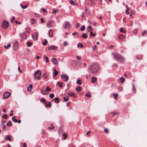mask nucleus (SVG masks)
<instances>
[{
  "instance_id": "aec40b11",
  "label": "nucleus",
  "mask_w": 147,
  "mask_h": 147,
  "mask_svg": "<svg viewBox=\"0 0 147 147\" xmlns=\"http://www.w3.org/2000/svg\"><path fill=\"white\" fill-rule=\"evenodd\" d=\"M30 23L32 24H34L36 23V20L34 19H31L30 21Z\"/></svg>"
},
{
  "instance_id": "7c9ffc66",
  "label": "nucleus",
  "mask_w": 147,
  "mask_h": 147,
  "mask_svg": "<svg viewBox=\"0 0 147 147\" xmlns=\"http://www.w3.org/2000/svg\"><path fill=\"white\" fill-rule=\"evenodd\" d=\"M76 82L78 84L80 85L82 84L81 81L79 79H78L77 80Z\"/></svg>"
},
{
  "instance_id": "c756f323",
  "label": "nucleus",
  "mask_w": 147,
  "mask_h": 147,
  "mask_svg": "<svg viewBox=\"0 0 147 147\" xmlns=\"http://www.w3.org/2000/svg\"><path fill=\"white\" fill-rule=\"evenodd\" d=\"M11 45L9 43V44H7V46H4V47L5 48H6V49H8L11 47Z\"/></svg>"
},
{
  "instance_id": "de8ad7c7",
  "label": "nucleus",
  "mask_w": 147,
  "mask_h": 147,
  "mask_svg": "<svg viewBox=\"0 0 147 147\" xmlns=\"http://www.w3.org/2000/svg\"><path fill=\"white\" fill-rule=\"evenodd\" d=\"M3 118L4 119H6L7 118V116L6 115H4L3 116Z\"/></svg>"
},
{
  "instance_id": "1a4fd4ad",
  "label": "nucleus",
  "mask_w": 147,
  "mask_h": 147,
  "mask_svg": "<svg viewBox=\"0 0 147 147\" xmlns=\"http://www.w3.org/2000/svg\"><path fill=\"white\" fill-rule=\"evenodd\" d=\"M32 36L34 40H37L38 35L37 33L35 32L34 34H32Z\"/></svg>"
},
{
  "instance_id": "6e6d98bb",
  "label": "nucleus",
  "mask_w": 147,
  "mask_h": 147,
  "mask_svg": "<svg viewBox=\"0 0 147 147\" xmlns=\"http://www.w3.org/2000/svg\"><path fill=\"white\" fill-rule=\"evenodd\" d=\"M77 59L78 60H81V57L79 56H77Z\"/></svg>"
},
{
  "instance_id": "c9c22d12",
  "label": "nucleus",
  "mask_w": 147,
  "mask_h": 147,
  "mask_svg": "<svg viewBox=\"0 0 147 147\" xmlns=\"http://www.w3.org/2000/svg\"><path fill=\"white\" fill-rule=\"evenodd\" d=\"M78 47L82 48L83 47V45L80 43H79L77 45Z\"/></svg>"
},
{
  "instance_id": "7ed1b4c3",
  "label": "nucleus",
  "mask_w": 147,
  "mask_h": 147,
  "mask_svg": "<svg viewBox=\"0 0 147 147\" xmlns=\"http://www.w3.org/2000/svg\"><path fill=\"white\" fill-rule=\"evenodd\" d=\"M41 73L39 70L37 71L34 74V77L37 80H40L41 77Z\"/></svg>"
},
{
  "instance_id": "0eeeda50",
  "label": "nucleus",
  "mask_w": 147,
  "mask_h": 147,
  "mask_svg": "<svg viewBox=\"0 0 147 147\" xmlns=\"http://www.w3.org/2000/svg\"><path fill=\"white\" fill-rule=\"evenodd\" d=\"M11 93L7 92H5L3 94V99L8 98L11 95Z\"/></svg>"
},
{
  "instance_id": "79ce46f5",
  "label": "nucleus",
  "mask_w": 147,
  "mask_h": 147,
  "mask_svg": "<svg viewBox=\"0 0 147 147\" xmlns=\"http://www.w3.org/2000/svg\"><path fill=\"white\" fill-rule=\"evenodd\" d=\"M40 101L42 102H44L46 103V101L45 99L44 98H42L40 100Z\"/></svg>"
},
{
  "instance_id": "bb28decb",
  "label": "nucleus",
  "mask_w": 147,
  "mask_h": 147,
  "mask_svg": "<svg viewBox=\"0 0 147 147\" xmlns=\"http://www.w3.org/2000/svg\"><path fill=\"white\" fill-rule=\"evenodd\" d=\"M51 105H52V104H51V103L50 102H49L47 104H46V107H51Z\"/></svg>"
},
{
  "instance_id": "603ef678",
  "label": "nucleus",
  "mask_w": 147,
  "mask_h": 147,
  "mask_svg": "<svg viewBox=\"0 0 147 147\" xmlns=\"http://www.w3.org/2000/svg\"><path fill=\"white\" fill-rule=\"evenodd\" d=\"M62 131V129L61 128H59V129L58 132L59 133H61Z\"/></svg>"
},
{
  "instance_id": "37998d69",
  "label": "nucleus",
  "mask_w": 147,
  "mask_h": 147,
  "mask_svg": "<svg viewBox=\"0 0 147 147\" xmlns=\"http://www.w3.org/2000/svg\"><path fill=\"white\" fill-rule=\"evenodd\" d=\"M85 30V26L84 25L82 26L81 27V28L80 29V30L81 31H83V30Z\"/></svg>"
},
{
  "instance_id": "2eb2a0df",
  "label": "nucleus",
  "mask_w": 147,
  "mask_h": 147,
  "mask_svg": "<svg viewBox=\"0 0 147 147\" xmlns=\"http://www.w3.org/2000/svg\"><path fill=\"white\" fill-rule=\"evenodd\" d=\"M32 85L31 84H30L29 87H28L27 90L28 92H31L32 91Z\"/></svg>"
},
{
  "instance_id": "6ab92c4d",
  "label": "nucleus",
  "mask_w": 147,
  "mask_h": 147,
  "mask_svg": "<svg viewBox=\"0 0 147 147\" xmlns=\"http://www.w3.org/2000/svg\"><path fill=\"white\" fill-rule=\"evenodd\" d=\"M132 91L134 93H136V89L135 87V85L134 84H132Z\"/></svg>"
},
{
  "instance_id": "5701e85b",
  "label": "nucleus",
  "mask_w": 147,
  "mask_h": 147,
  "mask_svg": "<svg viewBox=\"0 0 147 147\" xmlns=\"http://www.w3.org/2000/svg\"><path fill=\"white\" fill-rule=\"evenodd\" d=\"M82 87L78 86L76 89V90L78 92H79L82 90Z\"/></svg>"
},
{
  "instance_id": "69168bd1",
  "label": "nucleus",
  "mask_w": 147,
  "mask_h": 147,
  "mask_svg": "<svg viewBox=\"0 0 147 147\" xmlns=\"http://www.w3.org/2000/svg\"><path fill=\"white\" fill-rule=\"evenodd\" d=\"M40 20L42 23H43L44 22V19L43 18H41L40 19Z\"/></svg>"
},
{
  "instance_id": "f3484780",
  "label": "nucleus",
  "mask_w": 147,
  "mask_h": 147,
  "mask_svg": "<svg viewBox=\"0 0 147 147\" xmlns=\"http://www.w3.org/2000/svg\"><path fill=\"white\" fill-rule=\"evenodd\" d=\"M96 79H97L96 78L94 77H92V80L91 82L92 83H94L96 81Z\"/></svg>"
},
{
  "instance_id": "a211bd4d",
  "label": "nucleus",
  "mask_w": 147,
  "mask_h": 147,
  "mask_svg": "<svg viewBox=\"0 0 147 147\" xmlns=\"http://www.w3.org/2000/svg\"><path fill=\"white\" fill-rule=\"evenodd\" d=\"M70 3L71 4L74 5H77V3L71 0H70Z\"/></svg>"
},
{
  "instance_id": "8fccbe9b",
  "label": "nucleus",
  "mask_w": 147,
  "mask_h": 147,
  "mask_svg": "<svg viewBox=\"0 0 147 147\" xmlns=\"http://www.w3.org/2000/svg\"><path fill=\"white\" fill-rule=\"evenodd\" d=\"M2 128L3 130H5L6 129V127L5 125H2Z\"/></svg>"
},
{
  "instance_id": "b1692460",
  "label": "nucleus",
  "mask_w": 147,
  "mask_h": 147,
  "mask_svg": "<svg viewBox=\"0 0 147 147\" xmlns=\"http://www.w3.org/2000/svg\"><path fill=\"white\" fill-rule=\"evenodd\" d=\"M21 37L23 39H25L26 38V36L25 33H23L21 35Z\"/></svg>"
},
{
  "instance_id": "4be33fe9",
  "label": "nucleus",
  "mask_w": 147,
  "mask_h": 147,
  "mask_svg": "<svg viewBox=\"0 0 147 147\" xmlns=\"http://www.w3.org/2000/svg\"><path fill=\"white\" fill-rule=\"evenodd\" d=\"M87 1L88 3L92 4L94 3V0H87Z\"/></svg>"
},
{
  "instance_id": "774afa93",
  "label": "nucleus",
  "mask_w": 147,
  "mask_h": 147,
  "mask_svg": "<svg viewBox=\"0 0 147 147\" xmlns=\"http://www.w3.org/2000/svg\"><path fill=\"white\" fill-rule=\"evenodd\" d=\"M88 28H89L90 29V30L91 31H92V28H91V27L90 26H88Z\"/></svg>"
},
{
  "instance_id": "412c9836",
  "label": "nucleus",
  "mask_w": 147,
  "mask_h": 147,
  "mask_svg": "<svg viewBox=\"0 0 147 147\" xmlns=\"http://www.w3.org/2000/svg\"><path fill=\"white\" fill-rule=\"evenodd\" d=\"M53 73H54V76H55L58 74V72L56 71L55 68L53 69Z\"/></svg>"
},
{
  "instance_id": "0e129e2a",
  "label": "nucleus",
  "mask_w": 147,
  "mask_h": 147,
  "mask_svg": "<svg viewBox=\"0 0 147 147\" xmlns=\"http://www.w3.org/2000/svg\"><path fill=\"white\" fill-rule=\"evenodd\" d=\"M67 45V42H63V45L64 46H66Z\"/></svg>"
},
{
  "instance_id": "f704fd0d",
  "label": "nucleus",
  "mask_w": 147,
  "mask_h": 147,
  "mask_svg": "<svg viewBox=\"0 0 147 147\" xmlns=\"http://www.w3.org/2000/svg\"><path fill=\"white\" fill-rule=\"evenodd\" d=\"M68 96L66 98H65V97H63V101L65 102H67L68 100Z\"/></svg>"
},
{
  "instance_id": "20e7f679",
  "label": "nucleus",
  "mask_w": 147,
  "mask_h": 147,
  "mask_svg": "<svg viewBox=\"0 0 147 147\" xmlns=\"http://www.w3.org/2000/svg\"><path fill=\"white\" fill-rule=\"evenodd\" d=\"M9 25V23L8 22L5 20H3L2 22V27L4 29H6Z\"/></svg>"
},
{
  "instance_id": "052dcab7",
  "label": "nucleus",
  "mask_w": 147,
  "mask_h": 147,
  "mask_svg": "<svg viewBox=\"0 0 147 147\" xmlns=\"http://www.w3.org/2000/svg\"><path fill=\"white\" fill-rule=\"evenodd\" d=\"M22 9H25L27 7V5L25 6L22 5Z\"/></svg>"
},
{
  "instance_id": "a18cd8bd",
  "label": "nucleus",
  "mask_w": 147,
  "mask_h": 147,
  "mask_svg": "<svg viewBox=\"0 0 147 147\" xmlns=\"http://www.w3.org/2000/svg\"><path fill=\"white\" fill-rule=\"evenodd\" d=\"M120 31L121 32H123V33H125L126 31L125 30H123V28H121Z\"/></svg>"
},
{
  "instance_id": "ea45409f",
  "label": "nucleus",
  "mask_w": 147,
  "mask_h": 147,
  "mask_svg": "<svg viewBox=\"0 0 147 147\" xmlns=\"http://www.w3.org/2000/svg\"><path fill=\"white\" fill-rule=\"evenodd\" d=\"M54 128V127L52 124H51V126L48 127V129H53Z\"/></svg>"
},
{
  "instance_id": "338daca9",
  "label": "nucleus",
  "mask_w": 147,
  "mask_h": 147,
  "mask_svg": "<svg viewBox=\"0 0 147 147\" xmlns=\"http://www.w3.org/2000/svg\"><path fill=\"white\" fill-rule=\"evenodd\" d=\"M18 71H19V72L20 73H22V71L21 70H20V67H18Z\"/></svg>"
},
{
  "instance_id": "49530a36",
  "label": "nucleus",
  "mask_w": 147,
  "mask_h": 147,
  "mask_svg": "<svg viewBox=\"0 0 147 147\" xmlns=\"http://www.w3.org/2000/svg\"><path fill=\"white\" fill-rule=\"evenodd\" d=\"M104 132L107 133L108 134L109 132V130L107 129H105L104 130Z\"/></svg>"
},
{
  "instance_id": "9b49d317",
  "label": "nucleus",
  "mask_w": 147,
  "mask_h": 147,
  "mask_svg": "<svg viewBox=\"0 0 147 147\" xmlns=\"http://www.w3.org/2000/svg\"><path fill=\"white\" fill-rule=\"evenodd\" d=\"M57 47L54 46H52L48 47L47 49L49 50H55L57 49Z\"/></svg>"
},
{
  "instance_id": "5fc2aeb1",
  "label": "nucleus",
  "mask_w": 147,
  "mask_h": 147,
  "mask_svg": "<svg viewBox=\"0 0 147 147\" xmlns=\"http://www.w3.org/2000/svg\"><path fill=\"white\" fill-rule=\"evenodd\" d=\"M45 58L46 60V62L47 63H48L49 62V60L48 57L47 56H45Z\"/></svg>"
},
{
  "instance_id": "cd10ccee",
  "label": "nucleus",
  "mask_w": 147,
  "mask_h": 147,
  "mask_svg": "<svg viewBox=\"0 0 147 147\" xmlns=\"http://www.w3.org/2000/svg\"><path fill=\"white\" fill-rule=\"evenodd\" d=\"M12 121H14V122H15V123L17 122L18 120L16 119L15 117H14V116L12 118Z\"/></svg>"
},
{
  "instance_id": "864d4df0",
  "label": "nucleus",
  "mask_w": 147,
  "mask_h": 147,
  "mask_svg": "<svg viewBox=\"0 0 147 147\" xmlns=\"http://www.w3.org/2000/svg\"><path fill=\"white\" fill-rule=\"evenodd\" d=\"M113 96L114 97L115 99H117V97L118 96V94H113Z\"/></svg>"
},
{
  "instance_id": "bf43d9fd",
  "label": "nucleus",
  "mask_w": 147,
  "mask_h": 147,
  "mask_svg": "<svg viewBox=\"0 0 147 147\" xmlns=\"http://www.w3.org/2000/svg\"><path fill=\"white\" fill-rule=\"evenodd\" d=\"M41 9L44 13H46L47 12V11L44 8H42Z\"/></svg>"
},
{
  "instance_id": "c03bdc74",
  "label": "nucleus",
  "mask_w": 147,
  "mask_h": 147,
  "mask_svg": "<svg viewBox=\"0 0 147 147\" xmlns=\"http://www.w3.org/2000/svg\"><path fill=\"white\" fill-rule=\"evenodd\" d=\"M82 36V37L84 38H87V36L86 34L85 33L83 34Z\"/></svg>"
},
{
  "instance_id": "4c0bfd02",
  "label": "nucleus",
  "mask_w": 147,
  "mask_h": 147,
  "mask_svg": "<svg viewBox=\"0 0 147 147\" xmlns=\"http://www.w3.org/2000/svg\"><path fill=\"white\" fill-rule=\"evenodd\" d=\"M120 80L121 81V82L123 83L125 81V79L123 77H121L120 78Z\"/></svg>"
},
{
  "instance_id": "a878e982",
  "label": "nucleus",
  "mask_w": 147,
  "mask_h": 147,
  "mask_svg": "<svg viewBox=\"0 0 147 147\" xmlns=\"http://www.w3.org/2000/svg\"><path fill=\"white\" fill-rule=\"evenodd\" d=\"M12 125L11 122V121H9L7 123V125L8 126H11Z\"/></svg>"
},
{
  "instance_id": "f8f14e48",
  "label": "nucleus",
  "mask_w": 147,
  "mask_h": 147,
  "mask_svg": "<svg viewBox=\"0 0 147 147\" xmlns=\"http://www.w3.org/2000/svg\"><path fill=\"white\" fill-rule=\"evenodd\" d=\"M49 36L52 37L53 36V31L51 29L49 30L48 32Z\"/></svg>"
},
{
  "instance_id": "6e6552de",
  "label": "nucleus",
  "mask_w": 147,
  "mask_h": 147,
  "mask_svg": "<svg viewBox=\"0 0 147 147\" xmlns=\"http://www.w3.org/2000/svg\"><path fill=\"white\" fill-rule=\"evenodd\" d=\"M18 43L17 42H15L13 44V49L14 50H16L18 49Z\"/></svg>"
},
{
  "instance_id": "4d7b16f0",
  "label": "nucleus",
  "mask_w": 147,
  "mask_h": 147,
  "mask_svg": "<svg viewBox=\"0 0 147 147\" xmlns=\"http://www.w3.org/2000/svg\"><path fill=\"white\" fill-rule=\"evenodd\" d=\"M47 26L48 27H51V23L50 22H48L47 25Z\"/></svg>"
},
{
  "instance_id": "4468645a",
  "label": "nucleus",
  "mask_w": 147,
  "mask_h": 147,
  "mask_svg": "<svg viewBox=\"0 0 147 147\" xmlns=\"http://www.w3.org/2000/svg\"><path fill=\"white\" fill-rule=\"evenodd\" d=\"M11 137L10 135H8L6 136L5 138V140H8L9 141H10L11 140Z\"/></svg>"
},
{
  "instance_id": "39448f33",
  "label": "nucleus",
  "mask_w": 147,
  "mask_h": 147,
  "mask_svg": "<svg viewBox=\"0 0 147 147\" xmlns=\"http://www.w3.org/2000/svg\"><path fill=\"white\" fill-rule=\"evenodd\" d=\"M51 89L49 87L47 86L46 88V90L44 88H42L41 89V93L43 95H46L48 94V93H46V91L48 92L51 90Z\"/></svg>"
},
{
  "instance_id": "393cba45",
  "label": "nucleus",
  "mask_w": 147,
  "mask_h": 147,
  "mask_svg": "<svg viewBox=\"0 0 147 147\" xmlns=\"http://www.w3.org/2000/svg\"><path fill=\"white\" fill-rule=\"evenodd\" d=\"M68 94L70 96H75V94L73 92L70 93L69 94Z\"/></svg>"
},
{
  "instance_id": "58836bf2",
  "label": "nucleus",
  "mask_w": 147,
  "mask_h": 147,
  "mask_svg": "<svg viewBox=\"0 0 147 147\" xmlns=\"http://www.w3.org/2000/svg\"><path fill=\"white\" fill-rule=\"evenodd\" d=\"M54 100L57 103L59 102V98L58 97H56L54 98Z\"/></svg>"
},
{
  "instance_id": "c85d7f7f",
  "label": "nucleus",
  "mask_w": 147,
  "mask_h": 147,
  "mask_svg": "<svg viewBox=\"0 0 147 147\" xmlns=\"http://www.w3.org/2000/svg\"><path fill=\"white\" fill-rule=\"evenodd\" d=\"M118 113L117 112H112L111 113V114L113 116H114L117 114Z\"/></svg>"
},
{
  "instance_id": "473e14b6",
  "label": "nucleus",
  "mask_w": 147,
  "mask_h": 147,
  "mask_svg": "<svg viewBox=\"0 0 147 147\" xmlns=\"http://www.w3.org/2000/svg\"><path fill=\"white\" fill-rule=\"evenodd\" d=\"M90 35L91 36H96V34L95 33H93L92 30L90 32Z\"/></svg>"
},
{
  "instance_id": "f03ea898",
  "label": "nucleus",
  "mask_w": 147,
  "mask_h": 147,
  "mask_svg": "<svg viewBox=\"0 0 147 147\" xmlns=\"http://www.w3.org/2000/svg\"><path fill=\"white\" fill-rule=\"evenodd\" d=\"M114 57L115 59L117 61H119L121 62H123L125 61V59L118 53L114 54Z\"/></svg>"
},
{
  "instance_id": "09e8293b",
  "label": "nucleus",
  "mask_w": 147,
  "mask_h": 147,
  "mask_svg": "<svg viewBox=\"0 0 147 147\" xmlns=\"http://www.w3.org/2000/svg\"><path fill=\"white\" fill-rule=\"evenodd\" d=\"M47 43V41L46 40H45V42H42V44L43 45H46Z\"/></svg>"
},
{
  "instance_id": "3c124183",
  "label": "nucleus",
  "mask_w": 147,
  "mask_h": 147,
  "mask_svg": "<svg viewBox=\"0 0 147 147\" xmlns=\"http://www.w3.org/2000/svg\"><path fill=\"white\" fill-rule=\"evenodd\" d=\"M54 95L53 94H51L49 95V97L50 98H52L54 97Z\"/></svg>"
},
{
  "instance_id": "e2e57ef3",
  "label": "nucleus",
  "mask_w": 147,
  "mask_h": 147,
  "mask_svg": "<svg viewBox=\"0 0 147 147\" xmlns=\"http://www.w3.org/2000/svg\"><path fill=\"white\" fill-rule=\"evenodd\" d=\"M86 96L87 97H88V98H90L91 96V95L90 94H86Z\"/></svg>"
},
{
  "instance_id": "a19ab883",
  "label": "nucleus",
  "mask_w": 147,
  "mask_h": 147,
  "mask_svg": "<svg viewBox=\"0 0 147 147\" xmlns=\"http://www.w3.org/2000/svg\"><path fill=\"white\" fill-rule=\"evenodd\" d=\"M57 83L60 87H62L63 84L62 83H60L59 82H58Z\"/></svg>"
},
{
  "instance_id": "680f3d73",
  "label": "nucleus",
  "mask_w": 147,
  "mask_h": 147,
  "mask_svg": "<svg viewBox=\"0 0 147 147\" xmlns=\"http://www.w3.org/2000/svg\"><path fill=\"white\" fill-rule=\"evenodd\" d=\"M129 9V8H127V9L125 11L126 13L127 14H128L129 13L128 12Z\"/></svg>"
},
{
  "instance_id": "ddd939ff",
  "label": "nucleus",
  "mask_w": 147,
  "mask_h": 147,
  "mask_svg": "<svg viewBox=\"0 0 147 147\" xmlns=\"http://www.w3.org/2000/svg\"><path fill=\"white\" fill-rule=\"evenodd\" d=\"M70 27V24L69 22H65V28H69Z\"/></svg>"
},
{
  "instance_id": "f257e3e1",
  "label": "nucleus",
  "mask_w": 147,
  "mask_h": 147,
  "mask_svg": "<svg viewBox=\"0 0 147 147\" xmlns=\"http://www.w3.org/2000/svg\"><path fill=\"white\" fill-rule=\"evenodd\" d=\"M98 65L96 63L91 64L88 68V70L93 74H96L98 70Z\"/></svg>"
},
{
  "instance_id": "e433bc0d",
  "label": "nucleus",
  "mask_w": 147,
  "mask_h": 147,
  "mask_svg": "<svg viewBox=\"0 0 147 147\" xmlns=\"http://www.w3.org/2000/svg\"><path fill=\"white\" fill-rule=\"evenodd\" d=\"M43 77L44 78H47L48 77V76L45 73H44L43 74Z\"/></svg>"
},
{
  "instance_id": "9d476101",
  "label": "nucleus",
  "mask_w": 147,
  "mask_h": 147,
  "mask_svg": "<svg viewBox=\"0 0 147 147\" xmlns=\"http://www.w3.org/2000/svg\"><path fill=\"white\" fill-rule=\"evenodd\" d=\"M52 63L54 64H58V61L55 58H53L51 59Z\"/></svg>"
},
{
  "instance_id": "423d86ee",
  "label": "nucleus",
  "mask_w": 147,
  "mask_h": 147,
  "mask_svg": "<svg viewBox=\"0 0 147 147\" xmlns=\"http://www.w3.org/2000/svg\"><path fill=\"white\" fill-rule=\"evenodd\" d=\"M61 77L62 79H64L65 82H67L69 79V77L66 74L61 75Z\"/></svg>"
},
{
  "instance_id": "2f4dec72",
  "label": "nucleus",
  "mask_w": 147,
  "mask_h": 147,
  "mask_svg": "<svg viewBox=\"0 0 147 147\" xmlns=\"http://www.w3.org/2000/svg\"><path fill=\"white\" fill-rule=\"evenodd\" d=\"M58 11V10L57 9H53V13L54 14H56Z\"/></svg>"
},
{
  "instance_id": "dca6fc26",
  "label": "nucleus",
  "mask_w": 147,
  "mask_h": 147,
  "mask_svg": "<svg viewBox=\"0 0 147 147\" xmlns=\"http://www.w3.org/2000/svg\"><path fill=\"white\" fill-rule=\"evenodd\" d=\"M125 36L123 35H120L118 36V38L120 40H121L125 38Z\"/></svg>"
},
{
  "instance_id": "13d9d810",
  "label": "nucleus",
  "mask_w": 147,
  "mask_h": 147,
  "mask_svg": "<svg viewBox=\"0 0 147 147\" xmlns=\"http://www.w3.org/2000/svg\"><path fill=\"white\" fill-rule=\"evenodd\" d=\"M146 30H144L143 32L142 33V36H144L145 35V34H146Z\"/></svg>"
},
{
  "instance_id": "72a5a7b5",
  "label": "nucleus",
  "mask_w": 147,
  "mask_h": 147,
  "mask_svg": "<svg viewBox=\"0 0 147 147\" xmlns=\"http://www.w3.org/2000/svg\"><path fill=\"white\" fill-rule=\"evenodd\" d=\"M32 43L31 42H27V46L28 47H30L32 45Z\"/></svg>"
}]
</instances>
